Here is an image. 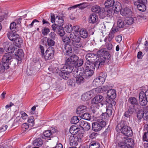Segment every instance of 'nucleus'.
<instances>
[{"mask_svg": "<svg viewBox=\"0 0 148 148\" xmlns=\"http://www.w3.org/2000/svg\"><path fill=\"white\" fill-rule=\"evenodd\" d=\"M110 56L109 52L103 49L98 51L97 54L88 53L86 56L87 61L85 63V66L86 67L93 68L95 66L98 69L99 67H102L104 64L105 60L109 59Z\"/></svg>", "mask_w": 148, "mask_h": 148, "instance_id": "1", "label": "nucleus"}, {"mask_svg": "<svg viewBox=\"0 0 148 148\" xmlns=\"http://www.w3.org/2000/svg\"><path fill=\"white\" fill-rule=\"evenodd\" d=\"M116 130L117 132L127 136L130 137L132 135V132L131 128L125 125L123 122H121L117 125Z\"/></svg>", "mask_w": 148, "mask_h": 148, "instance_id": "2", "label": "nucleus"}, {"mask_svg": "<svg viewBox=\"0 0 148 148\" xmlns=\"http://www.w3.org/2000/svg\"><path fill=\"white\" fill-rule=\"evenodd\" d=\"M72 45L77 48H80L83 45V42L81 41V38L79 35L73 33H71L69 35Z\"/></svg>", "mask_w": 148, "mask_h": 148, "instance_id": "3", "label": "nucleus"}, {"mask_svg": "<svg viewBox=\"0 0 148 148\" xmlns=\"http://www.w3.org/2000/svg\"><path fill=\"white\" fill-rule=\"evenodd\" d=\"M106 8H114V11L118 12L120 9L121 3L118 2H115L114 0H107L104 3Z\"/></svg>", "mask_w": 148, "mask_h": 148, "instance_id": "4", "label": "nucleus"}, {"mask_svg": "<svg viewBox=\"0 0 148 148\" xmlns=\"http://www.w3.org/2000/svg\"><path fill=\"white\" fill-rule=\"evenodd\" d=\"M139 98L140 105L142 106H145L148 102V90L145 92L141 91L139 93Z\"/></svg>", "mask_w": 148, "mask_h": 148, "instance_id": "5", "label": "nucleus"}, {"mask_svg": "<svg viewBox=\"0 0 148 148\" xmlns=\"http://www.w3.org/2000/svg\"><path fill=\"white\" fill-rule=\"evenodd\" d=\"M106 125V123L104 121L98 120L97 122L92 123V129L95 131H99Z\"/></svg>", "mask_w": 148, "mask_h": 148, "instance_id": "6", "label": "nucleus"}, {"mask_svg": "<svg viewBox=\"0 0 148 148\" xmlns=\"http://www.w3.org/2000/svg\"><path fill=\"white\" fill-rule=\"evenodd\" d=\"M82 137V136L80 137L79 135L71 136L69 138L70 145L73 146H76L78 145V142L81 141Z\"/></svg>", "mask_w": 148, "mask_h": 148, "instance_id": "7", "label": "nucleus"}, {"mask_svg": "<svg viewBox=\"0 0 148 148\" xmlns=\"http://www.w3.org/2000/svg\"><path fill=\"white\" fill-rule=\"evenodd\" d=\"M69 58H68L66 61V64H71L74 66H75L76 62L79 58L78 56L75 55L73 54L71 56H69Z\"/></svg>", "mask_w": 148, "mask_h": 148, "instance_id": "8", "label": "nucleus"}, {"mask_svg": "<svg viewBox=\"0 0 148 148\" xmlns=\"http://www.w3.org/2000/svg\"><path fill=\"white\" fill-rule=\"evenodd\" d=\"M54 55V50L52 47L48 48L46 51L43 57L46 60H49L52 59Z\"/></svg>", "mask_w": 148, "mask_h": 148, "instance_id": "9", "label": "nucleus"}, {"mask_svg": "<svg viewBox=\"0 0 148 148\" xmlns=\"http://www.w3.org/2000/svg\"><path fill=\"white\" fill-rule=\"evenodd\" d=\"M56 130L55 129H52V130H47L44 132L43 133V135L42 136V138L45 139L47 138H50L53 137V135L55 132H56ZM49 140L50 139V138L49 139Z\"/></svg>", "mask_w": 148, "mask_h": 148, "instance_id": "10", "label": "nucleus"}, {"mask_svg": "<svg viewBox=\"0 0 148 148\" xmlns=\"http://www.w3.org/2000/svg\"><path fill=\"white\" fill-rule=\"evenodd\" d=\"M88 69L85 70L83 76L86 79H88L90 77L92 76L94 73V71L96 68L95 66L93 68L86 67Z\"/></svg>", "mask_w": 148, "mask_h": 148, "instance_id": "11", "label": "nucleus"}, {"mask_svg": "<svg viewBox=\"0 0 148 148\" xmlns=\"http://www.w3.org/2000/svg\"><path fill=\"white\" fill-rule=\"evenodd\" d=\"M105 78L101 76L95 78L93 82L94 86L98 87L103 84L105 81Z\"/></svg>", "mask_w": 148, "mask_h": 148, "instance_id": "12", "label": "nucleus"}, {"mask_svg": "<svg viewBox=\"0 0 148 148\" xmlns=\"http://www.w3.org/2000/svg\"><path fill=\"white\" fill-rule=\"evenodd\" d=\"M62 49L63 52L66 55L69 56L73 54L72 52V47L69 44L65 45Z\"/></svg>", "mask_w": 148, "mask_h": 148, "instance_id": "13", "label": "nucleus"}, {"mask_svg": "<svg viewBox=\"0 0 148 148\" xmlns=\"http://www.w3.org/2000/svg\"><path fill=\"white\" fill-rule=\"evenodd\" d=\"M74 66L71 64H67L65 63V64L63 65L60 69L61 71H64L67 73L68 74L71 73L73 70L74 68Z\"/></svg>", "mask_w": 148, "mask_h": 148, "instance_id": "14", "label": "nucleus"}, {"mask_svg": "<svg viewBox=\"0 0 148 148\" xmlns=\"http://www.w3.org/2000/svg\"><path fill=\"white\" fill-rule=\"evenodd\" d=\"M103 99V97L100 95H98L96 96L92 100L91 102L92 104H96L100 103V104L103 106V104L101 102Z\"/></svg>", "mask_w": 148, "mask_h": 148, "instance_id": "15", "label": "nucleus"}, {"mask_svg": "<svg viewBox=\"0 0 148 148\" xmlns=\"http://www.w3.org/2000/svg\"><path fill=\"white\" fill-rule=\"evenodd\" d=\"M12 58V57L11 54L9 53H5L3 56L2 62L5 64H8L9 66V63Z\"/></svg>", "mask_w": 148, "mask_h": 148, "instance_id": "16", "label": "nucleus"}, {"mask_svg": "<svg viewBox=\"0 0 148 148\" xmlns=\"http://www.w3.org/2000/svg\"><path fill=\"white\" fill-rule=\"evenodd\" d=\"M128 102L131 104V105L133 106L134 107H138L139 106L137 99L134 97H130L128 99Z\"/></svg>", "mask_w": 148, "mask_h": 148, "instance_id": "17", "label": "nucleus"}, {"mask_svg": "<svg viewBox=\"0 0 148 148\" xmlns=\"http://www.w3.org/2000/svg\"><path fill=\"white\" fill-rule=\"evenodd\" d=\"M107 95L110 99H114L116 97V91L114 89H110L107 92Z\"/></svg>", "mask_w": 148, "mask_h": 148, "instance_id": "18", "label": "nucleus"}, {"mask_svg": "<svg viewBox=\"0 0 148 148\" xmlns=\"http://www.w3.org/2000/svg\"><path fill=\"white\" fill-rule=\"evenodd\" d=\"M98 17L96 14H92L89 17V22L90 23L94 24L96 23L98 20Z\"/></svg>", "mask_w": 148, "mask_h": 148, "instance_id": "19", "label": "nucleus"}, {"mask_svg": "<svg viewBox=\"0 0 148 148\" xmlns=\"http://www.w3.org/2000/svg\"><path fill=\"white\" fill-rule=\"evenodd\" d=\"M121 14L123 16L129 15L131 14L132 11L130 9L126 7L123 9H120Z\"/></svg>", "mask_w": 148, "mask_h": 148, "instance_id": "20", "label": "nucleus"}, {"mask_svg": "<svg viewBox=\"0 0 148 148\" xmlns=\"http://www.w3.org/2000/svg\"><path fill=\"white\" fill-rule=\"evenodd\" d=\"M92 94L90 92H88L83 94L81 96V99L85 101L89 100L91 97Z\"/></svg>", "mask_w": 148, "mask_h": 148, "instance_id": "21", "label": "nucleus"}, {"mask_svg": "<svg viewBox=\"0 0 148 148\" xmlns=\"http://www.w3.org/2000/svg\"><path fill=\"white\" fill-rule=\"evenodd\" d=\"M18 35L16 34L13 31L9 32L7 34L8 38L11 41H14Z\"/></svg>", "mask_w": 148, "mask_h": 148, "instance_id": "22", "label": "nucleus"}, {"mask_svg": "<svg viewBox=\"0 0 148 148\" xmlns=\"http://www.w3.org/2000/svg\"><path fill=\"white\" fill-rule=\"evenodd\" d=\"M15 54L16 56L18 57V58L21 60L24 56V53L23 50L21 49H16L15 52Z\"/></svg>", "mask_w": 148, "mask_h": 148, "instance_id": "23", "label": "nucleus"}, {"mask_svg": "<svg viewBox=\"0 0 148 148\" xmlns=\"http://www.w3.org/2000/svg\"><path fill=\"white\" fill-rule=\"evenodd\" d=\"M23 39L20 37L19 35L14 40V43L15 45L17 47H20L23 43Z\"/></svg>", "mask_w": 148, "mask_h": 148, "instance_id": "24", "label": "nucleus"}, {"mask_svg": "<svg viewBox=\"0 0 148 148\" xmlns=\"http://www.w3.org/2000/svg\"><path fill=\"white\" fill-rule=\"evenodd\" d=\"M79 32L81 37L84 38H86L88 36V33L87 31L84 28L81 29L79 30Z\"/></svg>", "mask_w": 148, "mask_h": 148, "instance_id": "25", "label": "nucleus"}, {"mask_svg": "<svg viewBox=\"0 0 148 148\" xmlns=\"http://www.w3.org/2000/svg\"><path fill=\"white\" fill-rule=\"evenodd\" d=\"M34 146H41L43 144L42 140L40 138H37L34 140L32 143Z\"/></svg>", "mask_w": 148, "mask_h": 148, "instance_id": "26", "label": "nucleus"}, {"mask_svg": "<svg viewBox=\"0 0 148 148\" xmlns=\"http://www.w3.org/2000/svg\"><path fill=\"white\" fill-rule=\"evenodd\" d=\"M56 20V23L59 26H62L64 24V20L63 18L60 17L59 16H57L55 19Z\"/></svg>", "mask_w": 148, "mask_h": 148, "instance_id": "27", "label": "nucleus"}, {"mask_svg": "<svg viewBox=\"0 0 148 148\" xmlns=\"http://www.w3.org/2000/svg\"><path fill=\"white\" fill-rule=\"evenodd\" d=\"M86 106L84 105L80 106L77 108L76 112L78 114H82L83 113L86 112Z\"/></svg>", "mask_w": 148, "mask_h": 148, "instance_id": "28", "label": "nucleus"}, {"mask_svg": "<svg viewBox=\"0 0 148 148\" xmlns=\"http://www.w3.org/2000/svg\"><path fill=\"white\" fill-rule=\"evenodd\" d=\"M9 68L8 64H5L2 62L0 64V73H3L5 69H8Z\"/></svg>", "mask_w": 148, "mask_h": 148, "instance_id": "29", "label": "nucleus"}, {"mask_svg": "<svg viewBox=\"0 0 148 148\" xmlns=\"http://www.w3.org/2000/svg\"><path fill=\"white\" fill-rule=\"evenodd\" d=\"M85 81V79L84 78V77L82 76L81 75H79L77 76L76 77V83L78 85H80L82 84H83Z\"/></svg>", "mask_w": 148, "mask_h": 148, "instance_id": "30", "label": "nucleus"}, {"mask_svg": "<svg viewBox=\"0 0 148 148\" xmlns=\"http://www.w3.org/2000/svg\"><path fill=\"white\" fill-rule=\"evenodd\" d=\"M100 147V145L98 142L92 141L90 144L89 148H99Z\"/></svg>", "mask_w": 148, "mask_h": 148, "instance_id": "31", "label": "nucleus"}, {"mask_svg": "<svg viewBox=\"0 0 148 148\" xmlns=\"http://www.w3.org/2000/svg\"><path fill=\"white\" fill-rule=\"evenodd\" d=\"M11 60H11L9 63V64H12L14 66H16L18 65V63L21 62V59H19L18 58H12Z\"/></svg>", "mask_w": 148, "mask_h": 148, "instance_id": "32", "label": "nucleus"}, {"mask_svg": "<svg viewBox=\"0 0 148 148\" xmlns=\"http://www.w3.org/2000/svg\"><path fill=\"white\" fill-rule=\"evenodd\" d=\"M68 74H69L65 71H61V69H60V72L59 73V75L63 79L66 80H67L68 78L67 76Z\"/></svg>", "mask_w": 148, "mask_h": 148, "instance_id": "33", "label": "nucleus"}, {"mask_svg": "<svg viewBox=\"0 0 148 148\" xmlns=\"http://www.w3.org/2000/svg\"><path fill=\"white\" fill-rule=\"evenodd\" d=\"M115 12L116 11H114V8H108L105 13L107 16L108 17H109L112 16V14H113L114 12Z\"/></svg>", "mask_w": 148, "mask_h": 148, "instance_id": "34", "label": "nucleus"}, {"mask_svg": "<svg viewBox=\"0 0 148 148\" xmlns=\"http://www.w3.org/2000/svg\"><path fill=\"white\" fill-rule=\"evenodd\" d=\"M57 33L61 36H63L65 34L63 28L62 26H59L57 29Z\"/></svg>", "mask_w": 148, "mask_h": 148, "instance_id": "35", "label": "nucleus"}, {"mask_svg": "<svg viewBox=\"0 0 148 148\" xmlns=\"http://www.w3.org/2000/svg\"><path fill=\"white\" fill-rule=\"evenodd\" d=\"M55 42L54 40H53L50 38H47L46 44L49 46H53L55 45Z\"/></svg>", "mask_w": 148, "mask_h": 148, "instance_id": "36", "label": "nucleus"}, {"mask_svg": "<svg viewBox=\"0 0 148 148\" xmlns=\"http://www.w3.org/2000/svg\"><path fill=\"white\" fill-rule=\"evenodd\" d=\"M101 9L99 6L95 5L92 7L91 10L93 12H94L96 13H98L100 11Z\"/></svg>", "mask_w": 148, "mask_h": 148, "instance_id": "37", "label": "nucleus"}, {"mask_svg": "<svg viewBox=\"0 0 148 148\" xmlns=\"http://www.w3.org/2000/svg\"><path fill=\"white\" fill-rule=\"evenodd\" d=\"M136 5L137 6V8L139 10L143 12L145 10V4L138 3V4H136Z\"/></svg>", "mask_w": 148, "mask_h": 148, "instance_id": "38", "label": "nucleus"}, {"mask_svg": "<svg viewBox=\"0 0 148 148\" xmlns=\"http://www.w3.org/2000/svg\"><path fill=\"white\" fill-rule=\"evenodd\" d=\"M109 118V116L106 113H103L101 116L100 119H98V120H104L106 122Z\"/></svg>", "mask_w": 148, "mask_h": 148, "instance_id": "39", "label": "nucleus"}, {"mask_svg": "<svg viewBox=\"0 0 148 148\" xmlns=\"http://www.w3.org/2000/svg\"><path fill=\"white\" fill-rule=\"evenodd\" d=\"M81 118L80 116H74L72 118L71 122V123L73 124H76L79 123V119Z\"/></svg>", "mask_w": 148, "mask_h": 148, "instance_id": "40", "label": "nucleus"}, {"mask_svg": "<svg viewBox=\"0 0 148 148\" xmlns=\"http://www.w3.org/2000/svg\"><path fill=\"white\" fill-rule=\"evenodd\" d=\"M125 23L126 24L130 25L132 24L134 21V18L130 17H127L125 18Z\"/></svg>", "mask_w": 148, "mask_h": 148, "instance_id": "41", "label": "nucleus"}, {"mask_svg": "<svg viewBox=\"0 0 148 148\" xmlns=\"http://www.w3.org/2000/svg\"><path fill=\"white\" fill-rule=\"evenodd\" d=\"M77 7H78L80 9H83L85 8L86 7V6L85 5L84 3H82V4H79L69 8H68V9L70 10L71 8H75Z\"/></svg>", "mask_w": 148, "mask_h": 148, "instance_id": "42", "label": "nucleus"}, {"mask_svg": "<svg viewBox=\"0 0 148 148\" xmlns=\"http://www.w3.org/2000/svg\"><path fill=\"white\" fill-rule=\"evenodd\" d=\"M117 27L119 28H123L125 26V23L124 21L121 19H119L117 22Z\"/></svg>", "mask_w": 148, "mask_h": 148, "instance_id": "43", "label": "nucleus"}, {"mask_svg": "<svg viewBox=\"0 0 148 148\" xmlns=\"http://www.w3.org/2000/svg\"><path fill=\"white\" fill-rule=\"evenodd\" d=\"M81 117L83 119L86 120H90V116L88 113H85L84 114H82Z\"/></svg>", "mask_w": 148, "mask_h": 148, "instance_id": "44", "label": "nucleus"}, {"mask_svg": "<svg viewBox=\"0 0 148 148\" xmlns=\"http://www.w3.org/2000/svg\"><path fill=\"white\" fill-rule=\"evenodd\" d=\"M75 80L73 79H70L67 81L68 85L71 87H73L75 86Z\"/></svg>", "mask_w": 148, "mask_h": 148, "instance_id": "45", "label": "nucleus"}, {"mask_svg": "<svg viewBox=\"0 0 148 148\" xmlns=\"http://www.w3.org/2000/svg\"><path fill=\"white\" fill-rule=\"evenodd\" d=\"M138 107L134 106H133L130 105L129 108L128 109V112H130L131 113L133 114V113L136 110V109H137Z\"/></svg>", "mask_w": 148, "mask_h": 148, "instance_id": "46", "label": "nucleus"}, {"mask_svg": "<svg viewBox=\"0 0 148 148\" xmlns=\"http://www.w3.org/2000/svg\"><path fill=\"white\" fill-rule=\"evenodd\" d=\"M62 40L63 42L66 44H69L71 42L70 37L69 38L68 36H65L63 37L62 38Z\"/></svg>", "mask_w": 148, "mask_h": 148, "instance_id": "47", "label": "nucleus"}, {"mask_svg": "<svg viewBox=\"0 0 148 148\" xmlns=\"http://www.w3.org/2000/svg\"><path fill=\"white\" fill-rule=\"evenodd\" d=\"M48 69L52 73H58L60 72L59 69L58 68L56 67H52V66H50L48 68Z\"/></svg>", "mask_w": 148, "mask_h": 148, "instance_id": "48", "label": "nucleus"}, {"mask_svg": "<svg viewBox=\"0 0 148 148\" xmlns=\"http://www.w3.org/2000/svg\"><path fill=\"white\" fill-rule=\"evenodd\" d=\"M119 148H130V145L124 143H119Z\"/></svg>", "mask_w": 148, "mask_h": 148, "instance_id": "49", "label": "nucleus"}, {"mask_svg": "<svg viewBox=\"0 0 148 148\" xmlns=\"http://www.w3.org/2000/svg\"><path fill=\"white\" fill-rule=\"evenodd\" d=\"M90 128V125L89 123L86 122L82 128V129L85 131L88 130Z\"/></svg>", "mask_w": 148, "mask_h": 148, "instance_id": "50", "label": "nucleus"}, {"mask_svg": "<svg viewBox=\"0 0 148 148\" xmlns=\"http://www.w3.org/2000/svg\"><path fill=\"white\" fill-rule=\"evenodd\" d=\"M99 17L101 18H103L105 16L106 13L105 10L103 9H101L99 12H98Z\"/></svg>", "mask_w": 148, "mask_h": 148, "instance_id": "51", "label": "nucleus"}, {"mask_svg": "<svg viewBox=\"0 0 148 148\" xmlns=\"http://www.w3.org/2000/svg\"><path fill=\"white\" fill-rule=\"evenodd\" d=\"M66 32L68 33H70L72 32L73 28L72 25L71 24H69L65 27Z\"/></svg>", "mask_w": 148, "mask_h": 148, "instance_id": "52", "label": "nucleus"}, {"mask_svg": "<svg viewBox=\"0 0 148 148\" xmlns=\"http://www.w3.org/2000/svg\"><path fill=\"white\" fill-rule=\"evenodd\" d=\"M84 61L82 60L79 59L77 60V62H76L75 65L74 66L75 67H77L80 66L82 65L83 64Z\"/></svg>", "mask_w": 148, "mask_h": 148, "instance_id": "53", "label": "nucleus"}, {"mask_svg": "<svg viewBox=\"0 0 148 148\" xmlns=\"http://www.w3.org/2000/svg\"><path fill=\"white\" fill-rule=\"evenodd\" d=\"M114 99H106L107 102L111 105V107L113 106H114L116 104V103Z\"/></svg>", "mask_w": 148, "mask_h": 148, "instance_id": "54", "label": "nucleus"}, {"mask_svg": "<svg viewBox=\"0 0 148 148\" xmlns=\"http://www.w3.org/2000/svg\"><path fill=\"white\" fill-rule=\"evenodd\" d=\"M34 119L33 116L29 117L27 120V122L29 123V125L33 126L34 124Z\"/></svg>", "mask_w": 148, "mask_h": 148, "instance_id": "55", "label": "nucleus"}, {"mask_svg": "<svg viewBox=\"0 0 148 148\" xmlns=\"http://www.w3.org/2000/svg\"><path fill=\"white\" fill-rule=\"evenodd\" d=\"M143 112L141 110H139L137 113L138 118L140 120L142 118H143Z\"/></svg>", "mask_w": 148, "mask_h": 148, "instance_id": "56", "label": "nucleus"}, {"mask_svg": "<svg viewBox=\"0 0 148 148\" xmlns=\"http://www.w3.org/2000/svg\"><path fill=\"white\" fill-rule=\"evenodd\" d=\"M15 50V49L13 46L12 45L10 46L9 47L7 48V49L6 50L7 52H9L8 53H12L14 52Z\"/></svg>", "mask_w": 148, "mask_h": 148, "instance_id": "57", "label": "nucleus"}, {"mask_svg": "<svg viewBox=\"0 0 148 148\" xmlns=\"http://www.w3.org/2000/svg\"><path fill=\"white\" fill-rule=\"evenodd\" d=\"M22 128L24 131L27 130L29 128V125L27 123H24L21 126Z\"/></svg>", "mask_w": 148, "mask_h": 148, "instance_id": "58", "label": "nucleus"}, {"mask_svg": "<svg viewBox=\"0 0 148 148\" xmlns=\"http://www.w3.org/2000/svg\"><path fill=\"white\" fill-rule=\"evenodd\" d=\"M20 113L21 115V117L22 119L23 120H25L27 118L28 116L24 112L21 111L20 112Z\"/></svg>", "mask_w": 148, "mask_h": 148, "instance_id": "59", "label": "nucleus"}, {"mask_svg": "<svg viewBox=\"0 0 148 148\" xmlns=\"http://www.w3.org/2000/svg\"><path fill=\"white\" fill-rule=\"evenodd\" d=\"M50 32V30L48 28H45L42 30V33L44 35H47L48 33Z\"/></svg>", "mask_w": 148, "mask_h": 148, "instance_id": "60", "label": "nucleus"}, {"mask_svg": "<svg viewBox=\"0 0 148 148\" xmlns=\"http://www.w3.org/2000/svg\"><path fill=\"white\" fill-rule=\"evenodd\" d=\"M143 140L144 141H148V130L147 132H145L143 136Z\"/></svg>", "mask_w": 148, "mask_h": 148, "instance_id": "61", "label": "nucleus"}, {"mask_svg": "<svg viewBox=\"0 0 148 148\" xmlns=\"http://www.w3.org/2000/svg\"><path fill=\"white\" fill-rule=\"evenodd\" d=\"M119 31V28L117 27H113L112 28L110 32L113 34Z\"/></svg>", "mask_w": 148, "mask_h": 148, "instance_id": "62", "label": "nucleus"}, {"mask_svg": "<svg viewBox=\"0 0 148 148\" xmlns=\"http://www.w3.org/2000/svg\"><path fill=\"white\" fill-rule=\"evenodd\" d=\"M77 127L75 125H72L70 128L69 132L70 133L72 134L74 132L75 130L77 129Z\"/></svg>", "mask_w": 148, "mask_h": 148, "instance_id": "63", "label": "nucleus"}, {"mask_svg": "<svg viewBox=\"0 0 148 148\" xmlns=\"http://www.w3.org/2000/svg\"><path fill=\"white\" fill-rule=\"evenodd\" d=\"M49 35L50 38L54 40L56 39V35L54 32H51Z\"/></svg>", "mask_w": 148, "mask_h": 148, "instance_id": "64", "label": "nucleus"}]
</instances>
